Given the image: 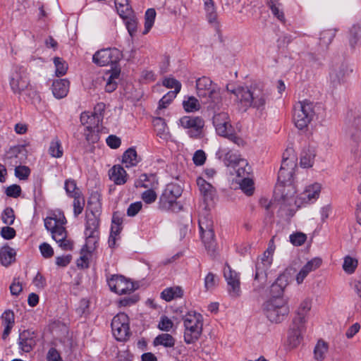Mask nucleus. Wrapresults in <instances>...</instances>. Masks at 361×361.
<instances>
[{
    "label": "nucleus",
    "mask_w": 361,
    "mask_h": 361,
    "mask_svg": "<svg viewBox=\"0 0 361 361\" xmlns=\"http://www.w3.org/2000/svg\"><path fill=\"white\" fill-rule=\"evenodd\" d=\"M226 89L236 97L240 104L245 110L249 108L262 111L269 99V93L260 83H252L250 86H239L235 89Z\"/></svg>",
    "instance_id": "nucleus-1"
},
{
    "label": "nucleus",
    "mask_w": 361,
    "mask_h": 361,
    "mask_svg": "<svg viewBox=\"0 0 361 361\" xmlns=\"http://www.w3.org/2000/svg\"><path fill=\"white\" fill-rule=\"evenodd\" d=\"M196 89L198 97L209 108H214L220 102L219 91L209 78L202 76L198 78L196 80Z\"/></svg>",
    "instance_id": "nucleus-2"
},
{
    "label": "nucleus",
    "mask_w": 361,
    "mask_h": 361,
    "mask_svg": "<svg viewBox=\"0 0 361 361\" xmlns=\"http://www.w3.org/2000/svg\"><path fill=\"white\" fill-rule=\"evenodd\" d=\"M184 325V341L187 344L195 343L202 333V315L195 311L188 312L183 317Z\"/></svg>",
    "instance_id": "nucleus-3"
},
{
    "label": "nucleus",
    "mask_w": 361,
    "mask_h": 361,
    "mask_svg": "<svg viewBox=\"0 0 361 361\" xmlns=\"http://www.w3.org/2000/svg\"><path fill=\"white\" fill-rule=\"evenodd\" d=\"M262 312L272 323H281L288 314L290 310L283 298H271L262 305Z\"/></svg>",
    "instance_id": "nucleus-4"
},
{
    "label": "nucleus",
    "mask_w": 361,
    "mask_h": 361,
    "mask_svg": "<svg viewBox=\"0 0 361 361\" xmlns=\"http://www.w3.org/2000/svg\"><path fill=\"white\" fill-rule=\"evenodd\" d=\"M316 105L309 101L298 102L293 108V120L299 130L306 129L316 116Z\"/></svg>",
    "instance_id": "nucleus-5"
},
{
    "label": "nucleus",
    "mask_w": 361,
    "mask_h": 361,
    "mask_svg": "<svg viewBox=\"0 0 361 361\" xmlns=\"http://www.w3.org/2000/svg\"><path fill=\"white\" fill-rule=\"evenodd\" d=\"M213 124L219 135L226 137L238 146H243L245 145V141L233 133V128L227 113L220 112L214 114L213 116Z\"/></svg>",
    "instance_id": "nucleus-6"
},
{
    "label": "nucleus",
    "mask_w": 361,
    "mask_h": 361,
    "mask_svg": "<svg viewBox=\"0 0 361 361\" xmlns=\"http://www.w3.org/2000/svg\"><path fill=\"white\" fill-rule=\"evenodd\" d=\"M181 187L176 183L166 185L159 198V208L165 211L178 212L182 209V206L176 201L182 194Z\"/></svg>",
    "instance_id": "nucleus-7"
},
{
    "label": "nucleus",
    "mask_w": 361,
    "mask_h": 361,
    "mask_svg": "<svg viewBox=\"0 0 361 361\" xmlns=\"http://www.w3.org/2000/svg\"><path fill=\"white\" fill-rule=\"evenodd\" d=\"M198 223L205 248L210 256L215 257L216 244L214 241L213 221L209 215H204L200 216Z\"/></svg>",
    "instance_id": "nucleus-8"
},
{
    "label": "nucleus",
    "mask_w": 361,
    "mask_h": 361,
    "mask_svg": "<svg viewBox=\"0 0 361 361\" xmlns=\"http://www.w3.org/2000/svg\"><path fill=\"white\" fill-rule=\"evenodd\" d=\"M100 216H94L92 214H85V230L86 243L84 247L88 250H94L96 247L99 238V223Z\"/></svg>",
    "instance_id": "nucleus-9"
},
{
    "label": "nucleus",
    "mask_w": 361,
    "mask_h": 361,
    "mask_svg": "<svg viewBox=\"0 0 361 361\" xmlns=\"http://www.w3.org/2000/svg\"><path fill=\"white\" fill-rule=\"evenodd\" d=\"M111 326L113 334L118 341H124L130 334L129 318L123 312L118 314L113 318Z\"/></svg>",
    "instance_id": "nucleus-10"
},
{
    "label": "nucleus",
    "mask_w": 361,
    "mask_h": 361,
    "mask_svg": "<svg viewBox=\"0 0 361 361\" xmlns=\"http://www.w3.org/2000/svg\"><path fill=\"white\" fill-rule=\"evenodd\" d=\"M179 125L188 129V134L191 138L197 139L202 136L204 121L199 116H183L179 119Z\"/></svg>",
    "instance_id": "nucleus-11"
},
{
    "label": "nucleus",
    "mask_w": 361,
    "mask_h": 361,
    "mask_svg": "<svg viewBox=\"0 0 361 361\" xmlns=\"http://www.w3.org/2000/svg\"><path fill=\"white\" fill-rule=\"evenodd\" d=\"M121 52L118 49L108 48L97 51L93 55V62L99 66L116 64L121 59Z\"/></svg>",
    "instance_id": "nucleus-12"
},
{
    "label": "nucleus",
    "mask_w": 361,
    "mask_h": 361,
    "mask_svg": "<svg viewBox=\"0 0 361 361\" xmlns=\"http://www.w3.org/2000/svg\"><path fill=\"white\" fill-rule=\"evenodd\" d=\"M29 83L27 69L23 66L16 67L10 79V85L13 92L20 94L27 89Z\"/></svg>",
    "instance_id": "nucleus-13"
},
{
    "label": "nucleus",
    "mask_w": 361,
    "mask_h": 361,
    "mask_svg": "<svg viewBox=\"0 0 361 361\" xmlns=\"http://www.w3.org/2000/svg\"><path fill=\"white\" fill-rule=\"evenodd\" d=\"M108 285L111 291L118 295L129 294L135 289L134 283L122 275H112L108 279Z\"/></svg>",
    "instance_id": "nucleus-14"
},
{
    "label": "nucleus",
    "mask_w": 361,
    "mask_h": 361,
    "mask_svg": "<svg viewBox=\"0 0 361 361\" xmlns=\"http://www.w3.org/2000/svg\"><path fill=\"white\" fill-rule=\"evenodd\" d=\"M224 275L228 283V291L231 297L238 298L240 295V279L238 274L226 265L224 269Z\"/></svg>",
    "instance_id": "nucleus-15"
},
{
    "label": "nucleus",
    "mask_w": 361,
    "mask_h": 361,
    "mask_svg": "<svg viewBox=\"0 0 361 361\" xmlns=\"http://www.w3.org/2000/svg\"><path fill=\"white\" fill-rule=\"evenodd\" d=\"M350 71L348 66L344 63L334 65L329 73L331 84L334 87L342 84L345 82L346 76L349 75Z\"/></svg>",
    "instance_id": "nucleus-16"
},
{
    "label": "nucleus",
    "mask_w": 361,
    "mask_h": 361,
    "mask_svg": "<svg viewBox=\"0 0 361 361\" xmlns=\"http://www.w3.org/2000/svg\"><path fill=\"white\" fill-rule=\"evenodd\" d=\"M36 333L30 330H24L20 332L18 338L19 348L25 352H30L37 343Z\"/></svg>",
    "instance_id": "nucleus-17"
},
{
    "label": "nucleus",
    "mask_w": 361,
    "mask_h": 361,
    "mask_svg": "<svg viewBox=\"0 0 361 361\" xmlns=\"http://www.w3.org/2000/svg\"><path fill=\"white\" fill-rule=\"evenodd\" d=\"M197 184L207 207L213 201L216 195V190L209 183L201 177L197 179Z\"/></svg>",
    "instance_id": "nucleus-18"
},
{
    "label": "nucleus",
    "mask_w": 361,
    "mask_h": 361,
    "mask_svg": "<svg viewBox=\"0 0 361 361\" xmlns=\"http://www.w3.org/2000/svg\"><path fill=\"white\" fill-rule=\"evenodd\" d=\"M272 259L267 257L266 259H261L258 261L255 267V281H258L261 285H264L267 280V270L270 267Z\"/></svg>",
    "instance_id": "nucleus-19"
},
{
    "label": "nucleus",
    "mask_w": 361,
    "mask_h": 361,
    "mask_svg": "<svg viewBox=\"0 0 361 361\" xmlns=\"http://www.w3.org/2000/svg\"><path fill=\"white\" fill-rule=\"evenodd\" d=\"M305 331V325L304 324H294L293 321V326L290 328L288 334V342L293 347H297L302 340V334Z\"/></svg>",
    "instance_id": "nucleus-20"
},
{
    "label": "nucleus",
    "mask_w": 361,
    "mask_h": 361,
    "mask_svg": "<svg viewBox=\"0 0 361 361\" xmlns=\"http://www.w3.org/2000/svg\"><path fill=\"white\" fill-rule=\"evenodd\" d=\"M109 176L116 185H123L127 181L128 174L121 165H114L109 171Z\"/></svg>",
    "instance_id": "nucleus-21"
},
{
    "label": "nucleus",
    "mask_w": 361,
    "mask_h": 361,
    "mask_svg": "<svg viewBox=\"0 0 361 361\" xmlns=\"http://www.w3.org/2000/svg\"><path fill=\"white\" fill-rule=\"evenodd\" d=\"M312 303L309 299L304 300L296 310V316L293 319L294 324L306 323V317L311 310Z\"/></svg>",
    "instance_id": "nucleus-22"
},
{
    "label": "nucleus",
    "mask_w": 361,
    "mask_h": 361,
    "mask_svg": "<svg viewBox=\"0 0 361 361\" xmlns=\"http://www.w3.org/2000/svg\"><path fill=\"white\" fill-rule=\"evenodd\" d=\"M69 87V82L66 79H59L54 81L52 84V92L56 98L61 99L67 95Z\"/></svg>",
    "instance_id": "nucleus-23"
},
{
    "label": "nucleus",
    "mask_w": 361,
    "mask_h": 361,
    "mask_svg": "<svg viewBox=\"0 0 361 361\" xmlns=\"http://www.w3.org/2000/svg\"><path fill=\"white\" fill-rule=\"evenodd\" d=\"M16 252L15 250L8 245L0 249V262L4 267L11 265L16 260Z\"/></svg>",
    "instance_id": "nucleus-24"
},
{
    "label": "nucleus",
    "mask_w": 361,
    "mask_h": 361,
    "mask_svg": "<svg viewBox=\"0 0 361 361\" xmlns=\"http://www.w3.org/2000/svg\"><path fill=\"white\" fill-rule=\"evenodd\" d=\"M141 159L138 157L137 152L134 147L128 148L123 154L122 162L126 168L136 166Z\"/></svg>",
    "instance_id": "nucleus-25"
},
{
    "label": "nucleus",
    "mask_w": 361,
    "mask_h": 361,
    "mask_svg": "<svg viewBox=\"0 0 361 361\" xmlns=\"http://www.w3.org/2000/svg\"><path fill=\"white\" fill-rule=\"evenodd\" d=\"M135 186L144 188H154L158 185L156 176L154 174H142L140 178L135 182Z\"/></svg>",
    "instance_id": "nucleus-26"
},
{
    "label": "nucleus",
    "mask_w": 361,
    "mask_h": 361,
    "mask_svg": "<svg viewBox=\"0 0 361 361\" xmlns=\"http://www.w3.org/2000/svg\"><path fill=\"white\" fill-rule=\"evenodd\" d=\"M315 156L316 153L314 148L308 147L307 149H304L300 156L301 166L304 168L312 166Z\"/></svg>",
    "instance_id": "nucleus-27"
},
{
    "label": "nucleus",
    "mask_w": 361,
    "mask_h": 361,
    "mask_svg": "<svg viewBox=\"0 0 361 361\" xmlns=\"http://www.w3.org/2000/svg\"><path fill=\"white\" fill-rule=\"evenodd\" d=\"M295 166L296 164H290V166L286 169H280L278 173V181L283 185L290 184Z\"/></svg>",
    "instance_id": "nucleus-28"
},
{
    "label": "nucleus",
    "mask_w": 361,
    "mask_h": 361,
    "mask_svg": "<svg viewBox=\"0 0 361 361\" xmlns=\"http://www.w3.org/2000/svg\"><path fill=\"white\" fill-rule=\"evenodd\" d=\"M175 343V338L169 334H161L153 341L154 346L163 345L165 348H173Z\"/></svg>",
    "instance_id": "nucleus-29"
},
{
    "label": "nucleus",
    "mask_w": 361,
    "mask_h": 361,
    "mask_svg": "<svg viewBox=\"0 0 361 361\" xmlns=\"http://www.w3.org/2000/svg\"><path fill=\"white\" fill-rule=\"evenodd\" d=\"M183 293V292L181 288L178 286L171 287L164 289L161 293V297L162 299L169 302L174 298L182 297Z\"/></svg>",
    "instance_id": "nucleus-30"
},
{
    "label": "nucleus",
    "mask_w": 361,
    "mask_h": 361,
    "mask_svg": "<svg viewBox=\"0 0 361 361\" xmlns=\"http://www.w3.org/2000/svg\"><path fill=\"white\" fill-rule=\"evenodd\" d=\"M283 276H279L271 286V298H282L284 288L286 286V281H283Z\"/></svg>",
    "instance_id": "nucleus-31"
},
{
    "label": "nucleus",
    "mask_w": 361,
    "mask_h": 361,
    "mask_svg": "<svg viewBox=\"0 0 361 361\" xmlns=\"http://www.w3.org/2000/svg\"><path fill=\"white\" fill-rule=\"evenodd\" d=\"M328 351V344L323 340H319L314 349V357L317 361H322Z\"/></svg>",
    "instance_id": "nucleus-32"
},
{
    "label": "nucleus",
    "mask_w": 361,
    "mask_h": 361,
    "mask_svg": "<svg viewBox=\"0 0 361 361\" xmlns=\"http://www.w3.org/2000/svg\"><path fill=\"white\" fill-rule=\"evenodd\" d=\"M225 159L228 161V165H240L241 166L245 165L247 166L246 160L240 158L238 155L232 152H228L225 155ZM240 169H243V167L238 169L237 173L238 176L240 175Z\"/></svg>",
    "instance_id": "nucleus-33"
},
{
    "label": "nucleus",
    "mask_w": 361,
    "mask_h": 361,
    "mask_svg": "<svg viewBox=\"0 0 361 361\" xmlns=\"http://www.w3.org/2000/svg\"><path fill=\"white\" fill-rule=\"evenodd\" d=\"M115 5L117 12L121 18L128 17L132 14L128 0H115Z\"/></svg>",
    "instance_id": "nucleus-34"
},
{
    "label": "nucleus",
    "mask_w": 361,
    "mask_h": 361,
    "mask_svg": "<svg viewBox=\"0 0 361 361\" xmlns=\"http://www.w3.org/2000/svg\"><path fill=\"white\" fill-rule=\"evenodd\" d=\"M102 212V203L98 198H92L87 202V207L85 214H94V216H100Z\"/></svg>",
    "instance_id": "nucleus-35"
},
{
    "label": "nucleus",
    "mask_w": 361,
    "mask_h": 361,
    "mask_svg": "<svg viewBox=\"0 0 361 361\" xmlns=\"http://www.w3.org/2000/svg\"><path fill=\"white\" fill-rule=\"evenodd\" d=\"M73 200V213L75 216H78L80 214L85 207V197L82 193L76 192L72 197Z\"/></svg>",
    "instance_id": "nucleus-36"
},
{
    "label": "nucleus",
    "mask_w": 361,
    "mask_h": 361,
    "mask_svg": "<svg viewBox=\"0 0 361 361\" xmlns=\"http://www.w3.org/2000/svg\"><path fill=\"white\" fill-rule=\"evenodd\" d=\"M336 29H328L323 30L320 34L319 43L321 46L327 47L335 37Z\"/></svg>",
    "instance_id": "nucleus-37"
},
{
    "label": "nucleus",
    "mask_w": 361,
    "mask_h": 361,
    "mask_svg": "<svg viewBox=\"0 0 361 361\" xmlns=\"http://www.w3.org/2000/svg\"><path fill=\"white\" fill-rule=\"evenodd\" d=\"M156 18V11L154 8H148L145 15V29L142 32L143 35H146L152 27L154 20Z\"/></svg>",
    "instance_id": "nucleus-38"
},
{
    "label": "nucleus",
    "mask_w": 361,
    "mask_h": 361,
    "mask_svg": "<svg viewBox=\"0 0 361 361\" xmlns=\"http://www.w3.org/2000/svg\"><path fill=\"white\" fill-rule=\"evenodd\" d=\"M361 38V25H354L350 30L349 42L352 48H355Z\"/></svg>",
    "instance_id": "nucleus-39"
},
{
    "label": "nucleus",
    "mask_w": 361,
    "mask_h": 361,
    "mask_svg": "<svg viewBox=\"0 0 361 361\" xmlns=\"http://www.w3.org/2000/svg\"><path fill=\"white\" fill-rule=\"evenodd\" d=\"M267 4L271 9L273 15L280 21L284 22L285 17L283 12L279 9L281 4L278 3L277 0H267Z\"/></svg>",
    "instance_id": "nucleus-40"
},
{
    "label": "nucleus",
    "mask_w": 361,
    "mask_h": 361,
    "mask_svg": "<svg viewBox=\"0 0 361 361\" xmlns=\"http://www.w3.org/2000/svg\"><path fill=\"white\" fill-rule=\"evenodd\" d=\"M49 152L53 157L60 158L63 156V149L61 142L57 137L51 142Z\"/></svg>",
    "instance_id": "nucleus-41"
},
{
    "label": "nucleus",
    "mask_w": 361,
    "mask_h": 361,
    "mask_svg": "<svg viewBox=\"0 0 361 361\" xmlns=\"http://www.w3.org/2000/svg\"><path fill=\"white\" fill-rule=\"evenodd\" d=\"M183 106L185 111L195 112L200 109V104L195 97H190L187 100L183 101Z\"/></svg>",
    "instance_id": "nucleus-42"
},
{
    "label": "nucleus",
    "mask_w": 361,
    "mask_h": 361,
    "mask_svg": "<svg viewBox=\"0 0 361 361\" xmlns=\"http://www.w3.org/2000/svg\"><path fill=\"white\" fill-rule=\"evenodd\" d=\"M54 63L56 67V76H62L66 73L68 70V64L64 60L60 57H55L54 59Z\"/></svg>",
    "instance_id": "nucleus-43"
},
{
    "label": "nucleus",
    "mask_w": 361,
    "mask_h": 361,
    "mask_svg": "<svg viewBox=\"0 0 361 361\" xmlns=\"http://www.w3.org/2000/svg\"><path fill=\"white\" fill-rule=\"evenodd\" d=\"M357 267V260L356 259L353 258L350 256H346L344 258L343 268L345 272L352 274L355 271Z\"/></svg>",
    "instance_id": "nucleus-44"
},
{
    "label": "nucleus",
    "mask_w": 361,
    "mask_h": 361,
    "mask_svg": "<svg viewBox=\"0 0 361 361\" xmlns=\"http://www.w3.org/2000/svg\"><path fill=\"white\" fill-rule=\"evenodd\" d=\"M119 72L118 71H114L110 76L109 77L106 85H105V90L107 92H114L117 87V82L115 81L116 79L118 78Z\"/></svg>",
    "instance_id": "nucleus-45"
},
{
    "label": "nucleus",
    "mask_w": 361,
    "mask_h": 361,
    "mask_svg": "<svg viewBox=\"0 0 361 361\" xmlns=\"http://www.w3.org/2000/svg\"><path fill=\"white\" fill-rule=\"evenodd\" d=\"M154 126L157 131V135H161L166 133L168 128L165 120L161 117H157L153 120Z\"/></svg>",
    "instance_id": "nucleus-46"
},
{
    "label": "nucleus",
    "mask_w": 361,
    "mask_h": 361,
    "mask_svg": "<svg viewBox=\"0 0 361 361\" xmlns=\"http://www.w3.org/2000/svg\"><path fill=\"white\" fill-rule=\"evenodd\" d=\"M1 220L6 225H12L15 220L14 211L11 207H6L2 212Z\"/></svg>",
    "instance_id": "nucleus-47"
},
{
    "label": "nucleus",
    "mask_w": 361,
    "mask_h": 361,
    "mask_svg": "<svg viewBox=\"0 0 361 361\" xmlns=\"http://www.w3.org/2000/svg\"><path fill=\"white\" fill-rule=\"evenodd\" d=\"M163 85L168 88H174V90L169 92H173L176 94H177L181 89L180 82L173 78H168L164 79L163 81Z\"/></svg>",
    "instance_id": "nucleus-48"
},
{
    "label": "nucleus",
    "mask_w": 361,
    "mask_h": 361,
    "mask_svg": "<svg viewBox=\"0 0 361 361\" xmlns=\"http://www.w3.org/2000/svg\"><path fill=\"white\" fill-rule=\"evenodd\" d=\"M290 242L294 246H300L305 243L307 240L306 234L302 232H296L290 235Z\"/></svg>",
    "instance_id": "nucleus-49"
},
{
    "label": "nucleus",
    "mask_w": 361,
    "mask_h": 361,
    "mask_svg": "<svg viewBox=\"0 0 361 361\" xmlns=\"http://www.w3.org/2000/svg\"><path fill=\"white\" fill-rule=\"evenodd\" d=\"M254 183L249 178H243L240 184L241 190L247 195H251L254 191Z\"/></svg>",
    "instance_id": "nucleus-50"
},
{
    "label": "nucleus",
    "mask_w": 361,
    "mask_h": 361,
    "mask_svg": "<svg viewBox=\"0 0 361 361\" xmlns=\"http://www.w3.org/2000/svg\"><path fill=\"white\" fill-rule=\"evenodd\" d=\"M65 190L66 193L70 197H73V195H75L76 192L82 193L79 188L77 187L75 181L71 179L66 180Z\"/></svg>",
    "instance_id": "nucleus-51"
},
{
    "label": "nucleus",
    "mask_w": 361,
    "mask_h": 361,
    "mask_svg": "<svg viewBox=\"0 0 361 361\" xmlns=\"http://www.w3.org/2000/svg\"><path fill=\"white\" fill-rule=\"evenodd\" d=\"M125 20L126 26L130 36H133L137 30V19L131 15L128 17L123 18Z\"/></svg>",
    "instance_id": "nucleus-52"
},
{
    "label": "nucleus",
    "mask_w": 361,
    "mask_h": 361,
    "mask_svg": "<svg viewBox=\"0 0 361 361\" xmlns=\"http://www.w3.org/2000/svg\"><path fill=\"white\" fill-rule=\"evenodd\" d=\"M52 238L58 243L67 237L66 228L63 226H59L51 232Z\"/></svg>",
    "instance_id": "nucleus-53"
},
{
    "label": "nucleus",
    "mask_w": 361,
    "mask_h": 361,
    "mask_svg": "<svg viewBox=\"0 0 361 361\" xmlns=\"http://www.w3.org/2000/svg\"><path fill=\"white\" fill-rule=\"evenodd\" d=\"M97 120V123H99V116L97 114H91L89 112H83L80 115V121L82 125L85 124H91L95 122Z\"/></svg>",
    "instance_id": "nucleus-54"
},
{
    "label": "nucleus",
    "mask_w": 361,
    "mask_h": 361,
    "mask_svg": "<svg viewBox=\"0 0 361 361\" xmlns=\"http://www.w3.org/2000/svg\"><path fill=\"white\" fill-rule=\"evenodd\" d=\"M84 135L87 142L94 143L99 140V135L95 133L94 127L87 126L85 130Z\"/></svg>",
    "instance_id": "nucleus-55"
},
{
    "label": "nucleus",
    "mask_w": 361,
    "mask_h": 361,
    "mask_svg": "<svg viewBox=\"0 0 361 361\" xmlns=\"http://www.w3.org/2000/svg\"><path fill=\"white\" fill-rule=\"evenodd\" d=\"M30 173V169L25 166H16L15 176L20 180H25Z\"/></svg>",
    "instance_id": "nucleus-56"
},
{
    "label": "nucleus",
    "mask_w": 361,
    "mask_h": 361,
    "mask_svg": "<svg viewBox=\"0 0 361 361\" xmlns=\"http://www.w3.org/2000/svg\"><path fill=\"white\" fill-rule=\"evenodd\" d=\"M173 326V322L166 316H162L158 324V328L163 331H169Z\"/></svg>",
    "instance_id": "nucleus-57"
},
{
    "label": "nucleus",
    "mask_w": 361,
    "mask_h": 361,
    "mask_svg": "<svg viewBox=\"0 0 361 361\" xmlns=\"http://www.w3.org/2000/svg\"><path fill=\"white\" fill-rule=\"evenodd\" d=\"M177 94L173 92H169L166 94L159 102V109H166L168 105L173 101L174 98H176Z\"/></svg>",
    "instance_id": "nucleus-58"
},
{
    "label": "nucleus",
    "mask_w": 361,
    "mask_h": 361,
    "mask_svg": "<svg viewBox=\"0 0 361 361\" xmlns=\"http://www.w3.org/2000/svg\"><path fill=\"white\" fill-rule=\"evenodd\" d=\"M157 194L153 188H148L142 195V199L147 204H151L154 202L157 199Z\"/></svg>",
    "instance_id": "nucleus-59"
},
{
    "label": "nucleus",
    "mask_w": 361,
    "mask_h": 361,
    "mask_svg": "<svg viewBox=\"0 0 361 361\" xmlns=\"http://www.w3.org/2000/svg\"><path fill=\"white\" fill-rule=\"evenodd\" d=\"M322 264V259L319 257L312 259L303 267L309 273L314 271Z\"/></svg>",
    "instance_id": "nucleus-60"
},
{
    "label": "nucleus",
    "mask_w": 361,
    "mask_h": 361,
    "mask_svg": "<svg viewBox=\"0 0 361 361\" xmlns=\"http://www.w3.org/2000/svg\"><path fill=\"white\" fill-rule=\"evenodd\" d=\"M194 164L196 166L202 165L206 161V154L202 149L197 150L192 157Z\"/></svg>",
    "instance_id": "nucleus-61"
},
{
    "label": "nucleus",
    "mask_w": 361,
    "mask_h": 361,
    "mask_svg": "<svg viewBox=\"0 0 361 361\" xmlns=\"http://www.w3.org/2000/svg\"><path fill=\"white\" fill-rule=\"evenodd\" d=\"M39 250L42 255L45 258H50L54 255L53 248L47 243H43L39 245Z\"/></svg>",
    "instance_id": "nucleus-62"
},
{
    "label": "nucleus",
    "mask_w": 361,
    "mask_h": 361,
    "mask_svg": "<svg viewBox=\"0 0 361 361\" xmlns=\"http://www.w3.org/2000/svg\"><path fill=\"white\" fill-rule=\"evenodd\" d=\"M21 188L18 185H11L6 190V194L8 197H18L20 195Z\"/></svg>",
    "instance_id": "nucleus-63"
},
{
    "label": "nucleus",
    "mask_w": 361,
    "mask_h": 361,
    "mask_svg": "<svg viewBox=\"0 0 361 361\" xmlns=\"http://www.w3.org/2000/svg\"><path fill=\"white\" fill-rule=\"evenodd\" d=\"M16 230L10 226H4L1 230V235L6 240L13 239L16 236Z\"/></svg>",
    "instance_id": "nucleus-64"
}]
</instances>
